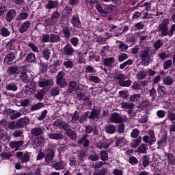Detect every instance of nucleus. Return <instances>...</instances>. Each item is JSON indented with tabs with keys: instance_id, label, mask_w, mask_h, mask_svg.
Wrapping results in <instances>:
<instances>
[{
	"instance_id": "nucleus-3",
	"label": "nucleus",
	"mask_w": 175,
	"mask_h": 175,
	"mask_svg": "<svg viewBox=\"0 0 175 175\" xmlns=\"http://www.w3.org/2000/svg\"><path fill=\"white\" fill-rule=\"evenodd\" d=\"M139 57L142 58L143 66H148L151 62V55L148 50H142L139 53Z\"/></svg>"
},
{
	"instance_id": "nucleus-48",
	"label": "nucleus",
	"mask_w": 175,
	"mask_h": 175,
	"mask_svg": "<svg viewBox=\"0 0 175 175\" xmlns=\"http://www.w3.org/2000/svg\"><path fill=\"white\" fill-rule=\"evenodd\" d=\"M85 70L86 73H96V70L92 66H85Z\"/></svg>"
},
{
	"instance_id": "nucleus-22",
	"label": "nucleus",
	"mask_w": 175,
	"mask_h": 175,
	"mask_svg": "<svg viewBox=\"0 0 175 175\" xmlns=\"http://www.w3.org/2000/svg\"><path fill=\"white\" fill-rule=\"evenodd\" d=\"M120 106L122 109L132 110V109H133V107H135V105L132 103L122 102V103H120Z\"/></svg>"
},
{
	"instance_id": "nucleus-41",
	"label": "nucleus",
	"mask_w": 175,
	"mask_h": 175,
	"mask_svg": "<svg viewBox=\"0 0 175 175\" xmlns=\"http://www.w3.org/2000/svg\"><path fill=\"white\" fill-rule=\"evenodd\" d=\"M77 87V83H76L75 81H70L69 83V85H68V92L72 93L73 92V91H75V90H76V88Z\"/></svg>"
},
{
	"instance_id": "nucleus-64",
	"label": "nucleus",
	"mask_w": 175,
	"mask_h": 175,
	"mask_svg": "<svg viewBox=\"0 0 175 175\" xmlns=\"http://www.w3.org/2000/svg\"><path fill=\"white\" fill-rule=\"evenodd\" d=\"M0 140L1 142H9V135H7L5 133H1V134H0Z\"/></svg>"
},
{
	"instance_id": "nucleus-49",
	"label": "nucleus",
	"mask_w": 175,
	"mask_h": 175,
	"mask_svg": "<svg viewBox=\"0 0 175 175\" xmlns=\"http://www.w3.org/2000/svg\"><path fill=\"white\" fill-rule=\"evenodd\" d=\"M126 59H128V54L120 53L118 57V62H124Z\"/></svg>"
},
{
	"instance_id": "nucleus-60",
	"label": "nucleus",
	"mask_w": 175,
	"mask_h": 175,
	"mask_svg": "<svg viewBox=\"0 0 175 175\" xmlns=\"http://www.w3.org/2000/svg\"><path fill=\"white\" fill-rule=\"evenodd\" d=\"M44 142H46V139H44V137H42V135L35 139V143L36 144H38V146L42 144V143H44Z\"/></svg>"
},
{
	"instance_id": "nucleus-4",
	"label": "nucleus",
	"mask_w": 175,
	"mask_h": 175,
	"mask_svg": "<svg viewBox=\"0 0 175 175\" xmlns=\"http://www.w3.org/2000/svg\"><path fill=\"white\" fill-rule=\"evenodd\" d=\"M16 157L19 158L21 163H28L31 160V153L28 152H25V153H23V152H17Z\"/></svg>"
},
{
	"instance_id": "nucleus-6",
	"label": "nucleus",
	"mask_w": 175,
	"mask_h": 175,
	"mask_svg": "<svg viewBox=\"0 0 175 175\" xmlns=\"http://www.w3.org/2000/svg\"><path fill=\"white\" fill-rule=\"evenodd\" d=\"M44 152L46 154L45 161L47 162V163H51V162H53V159H54V150L47 148L45 149Z\"/></svg>"
},
{
	"instance_id": "nucleus-57",
	"label": "nucleus",
	"mask_w": 175,
	"mask_h": 175,
	"mask_svg": "<svg viewBox=\"0 0 175 175\" xmlns=\"http://www.w3.org/2000/svg\"><path fill=\"white\" fill-rule=\"evenodd\" d=\"M102 166H103V161H97L92 164L93 169H100Z\"/></svg>"
},
{
	"instance_id": "nucleus-25",
	"label": "nucleus",
	"mask_w": 175,
	"mask_h": 175,
	"mask_svg": "<svg viewBox=\"0 0 175 175\" xmlns=\"http://www.w3.org/2000/svg\"><path fill=\"white\" fill-rule=\"evenodd\" d=\"M58 42H61V37H59V35L51 34L50 36L51 43H57Z\"/></svg>"
},
{
	"instance_id": "nucleus-13",
	"label": "nucleus",
	"mask_w": 175,
	"mask_h": 175,
	"mask_svg": "<svg viewBox=\"0 0 175 175\" xmlns=\"http://www.w3.org/2000/svg\"><path fill=\"white\" fill-rule=\"evenodd\" d=\"M16 122L20 129V128H24V126H27L29 124V119L27 118H21Z\"/></svg>"
},
{
	"instance_id": "nucleus-40",
	"label": "nucleus",
	"mask_w": 175,
	"mask_h": 175,
	"mask_svg": "<svg viewBox=\"0 0 175 175\" xmlns=\"http://www.w3.org/2000/svg\"><path fill=\"white\" fill-rule=\"evenodd\" d=\"M150 165V156L145 155L142 158V165L144 167H147Z\"/></svg>"
},
{
	"instance_id": "nucleus-50",
	"label": "nucleus",
	"mask_w": 175,
	"mask_h": 175,
	"mask_svg": "<svg viewBox=\"0 0 175 175\" xmlns=\"http://www.w3.org/2000/svg\"><path fill=\"white\" fill-rule=\"evenodd\" d=\"M132 64H133V60L130 59L126 61L125 62H124L123 64H121L120 65L119 68H120V69H124V68H126V66L132 65Z\"/></svg>"
},
{
	"instance_id": "nucleus-15",
	"label": "nucleus",
	"mask_w": 175,
	"mask_h": 175,
	"mask_svg": "<svg viewBox=\"0 0 175 175\" xmlns=\"http://www.w3.org/2000/svg\"><path fill=\"white\" fill-rule=\"evenodd\" d=\"M24 144V141L21 140V141H13L10 143V147L11 148H14V150H18L21 146Z\"/></svg>"
},
{
	"instance_id": "nucleus-31",
	"label": "nucleus",
	"mask_w": 175,
	"mask_h": 175,
	"mask_svg": "<svg viewBox=\"0 0 175 175\" xmlns=\"http://www.w3.org/2000/svg\"><path fill=\"white\" fill-rule=\"evenodd\" d=\"M51 55V52L49 49H44L42 51V57L46 59V61H49L50 59V56Z\"/></svg>"
},
{
	"instance_id": "nucleus-36",
	"label": "nucleus",
	"mask_w": 175,
	"mask_h": 175,
	"mask_svg": "<svg viewBox=\"0 0 175 175\" xmlns=\"http://www.w3.org/2000/svg\"><path fill=\"white\" fill-rule=\"evenodd\" d=\"M29 16V14L27 12H21L19 14V15L17 16L16 20H18L19 21H23V20H27Z\"/></svg>"
},
{
	"instance_id": "nucleus-23",
	"label": "nucleus",
	"mask_w": 175,
	"mask_h": 175,
	"mask_svg": "<svg viewBox=\"0 0 175 175\" xmlns=\"http://www.w3.org/2000/svg\"><path fill=\"white\" fill-rule=\"evenodd\" d=\"M148 147V146L146 144H142L138 147L135 152H138L139 154H146V152H147Z\"/></svg>"
},
{
	"instance_id": "nucleus-28",
	"label": "nucleus",
	"mask_w": 175,
	"mask_h": 175,
	"mask_svg": "<svg viewBox=\"0 0 175 175\" xmlns=\"http://www.w3.org/2000/svg\"><path fill=\"white\" fill-rule=\"evenodd\" d=\"M149 135H150V142L149 146H152L155 142H157V139L155 138V134L154 133V131L149 130Z\"/></svg>"
},
{
	"instance_id": "nucleus-24",
	"label": "nucleus",
	"mask_w": 175,
	"mask_h": 175,
	"mask_svg": "<svg viewBox=\"0 0 175 175\" xmlns=\"http://www.w3.org/2000/svg\"><path fill=\"white\" fill-rule=\"evenodd\" d=\"M114 62L115 59L113 57L104 59V64L105 65V66H113V64H114Z\"/></svg>"
},
{
	"instance_id": "nucleus-37",
	"label": "nucleus",
	"mask_w": 175,
	"mask_h": 175,
	"mask_svg": "<svg viewBox=\"0 0 175 175\" xmlns=\"http://www.w3.org/2000/svg\"><path fill=\"white\" fill-rule=\"evenodd\" d=\"M163 84H165V85H172V84L174 83V81L170 77H165L163 79Z\"/></svg>"
},
{
	"instance_id": "nucleus-63",
	"label": "nucleus",
	"mask_w": 175,
	"mask_h": 175,
	"mask_svg": "<svg viewBox=\"0 0 175 175\" xmlns=\"http://www.w3.org/2000/svg\"><path fill=\"white\" fill-rule=\"evenodd\" d=\"M21 79L24 83H29V77L27 75V72H22L21 73Z\"/></svg>"
},
{
	"instance_id": "nucleus-19",
	"label": "nucleus",
	"mask_w": 175,
	"mask_h": 175,
	"mask_svg": "<svg viewBox=\"0 0 175 175\" xmlns=\"http://www.w3.org/2000/svg\"><path fill=\"white\" fill-rule=\"evenodd\" d=\"M100 115V111L99 110L96 109H92L90 115H89L88 117L90 118V120H96L99 118V116Z\"/></svg>"
},
{
	"instance_id": "nucleus-9",
	"label": "nucleus",
	"mask_w": 175,
	"mask_h": 175,
	"mask_svg": "<svg viewBox=\"0 0 175 175\" xmlns=\"http://www.w3.org/2000/svg\"><path fill=\"white\" fill-rule=\"evenodd\" d=\"M16 10L11 9L7 12L5 20L7 21V23H10L12 20H13V18L16 17Z\"/></svg>"
},
{
	"instance_id": "nucleus-35",
	"label": "nucleus",
	"mask_w": 175,
	"mask_h": 175,
	"mask_svg": "<svg viewBox=\"0 0 175 175\" xmlns=\"http://www.w3.org/2000/svg\"><path fill=\"white\" fill-rule=\"evenodd\" d=\"M8 129H10V130L19 129L17 122H16V121H12L8 122Z\"/></svg>"
},
{
	"instance_id": "nucleus-44",
	"label": "nucleus",
	"mask_w": 175,
	"mask_h": 175,
	"mask_svg": "<svg viewBox=\"0 0 175 175\" xmlns=\"http://www.w3.org/2000/svg\"><path fill=\"white\" fill-rule=\"evenodd\" d=\"M63 123H64V120L62 119H61V118L56 119L53 122V126H55V128L61 129V127L62 126Z\"/></svg>"
},
{
	"instance_id": "nucleus-59",
	"label": "nucleus",
	"mask_w": 175,
	"mask_h": 175,
	"mask_svg": "<svg viewBox=\"0 0 175 175\" xmlns=\"http://www.w3.org/2000/svg\"><path fill=\"white\" fill-rule=\"evenodd\" d=\"M163 45V42L161 40H158L154 43V48L155 50H159Z\"/></svg>"
},
{
	"instance_id": "nucleus-38",
	"label": "nucleus",
	"mask_w": 175,
	"mask_h": 175,
	"mask_svg": "<svg viewBox=\"0 0 175 175\" xmlns=\"http://www.w3.org/2000/svg\"><path fill=\"white\" fill-rule=\"evenodd\" d=\"M0 35H1V36H3L4 38H6L8 36H9V35H10V31H9V29L6 27H2L0 29Z\"/></svg>"
},
{
	"instance_id": "nucleus-39",
	"label": "nucleus",
	"mask_w": 175,
	"mask_h": 175,
	"mask_svg": "<svg viewBox=\"0 0 175 175\" xmlns=\"http://www.w3.org/2000/svg\"><path fill=\"white\" fill-rule=\"evenodd\" d=\"M42 107H44V104L43 103H38L37 104L32 105L31 107V110L32 111H35L36 110L42 109Z\"/></svg>"
},
{
	"instance_id": "nucleus-21",
	"label": "nucleus",
	"mask_w": 175,
	"mask_h": 175,
	"mask_svg": "<svg viewBox=\"0 0 175 175\" xmlns=\"http://www.w3.org/2000/svg\"><path fill=\"white\" fill-rule=\"evenodd\" d=\"M142 143V137H139L135 139H132L130 146L132 148H136L139 147V145Z\"/></svg>"
},
{
	"instance_id": "nucleus-45",
	"label": "nucleus",
	"mask_w": 175,
	"mask_h": 175,
	"mask_svg": "<svg viewBox=\"0 0 175 175\" xmlns=\"http://www.w3.org/2000/svg\"><path fill=\"white\" fill-rule=\"evenodd\" d=\"M167 118L169 121H172V122H174L175 121V113H173L170 111H167Z\"/></svg>"
},
{
	"instance_id": "nucleus-54",
	"label": "nucleus",
	"mask_w": 175,
	"mask_h": 175,
	"mask_svg": "<svg viewBox=\"0 0 175 175\" xmlns=\"http://www.w3.org/2000/svg\"><path fill=\"white\" fill-rule=\"evenodd\" d=\"M88 116H90V111H86L85 113H84L81 116V118H79V122H80V124H83V122H84V121L87 120Z\"/></svg>"
},
{
	"instance_id": "nucleus-33",
	"label": "nucleus",
	"mask_w": 175,
	"mask_h": 175,
	"mask_svg": "<svg viewBox=\"0 0 175 175\" xmlns=\"http://www.w3.org/2000/svg\"><path fill=\"white\" fill-rule=\"evenodd\" d=\"M88 159H89V161H92V162H96L97 161H99V156L96 152H92L89 154Z\"/></svg>"
},
{
	"instance_id": "nucleus-11",
	"label": "nucleus",
	"mask_w": 175,
	"mask_h": 175,
	"mask_svg": "<svg viewBox=\"0 0 175 175\" xmlns=\"http://www.w3.org/2000/svg\"><path fill=\"white\" fill-rule=\"evenodd\" d=\"M54 84V81L53 79H40L38 81V85L40 87H49L50 85H53Z\"/></svg>"
},
{
	"instance_id": "nucleus-34",
	"label": "nucleus",
	"mask_w": 175,
	"mask_h": 175,
	"mask_svg": "<svg viewBox=\"0 0 175 175\" xmlns=\"http://www.w3.org/2000/svg\"><path fill=\"white\" fill-rule=\"evenodd\" d=\"M142 98V94H135L130 96L131 102H140V98Z\"/></svg>"
},
{
	"instance_id": "nucleus-58",
	"label": "nucleus",
	"mask_w": 175,
	"mask_h": 175,
	"mask_svg": "<svg viewBox=\"0 0 175 175\" xmlns=\"http://www.w3.org/2000/svg\"><path fill=\"white\" fill-rule=\"evenodd\" d=\"M70 42L71 44L74 46V47H77L79 46V40L77 37L70 38Z\"/></svg>"
},
{
	"instance_id": "nucleus-14",
	"label": "nucleus",
	"mask_w": 175,
	"mask_h": 175,
	"mask_svg": "<svg viewBox=\"0 0 175 175\" xmlns=\"http://www.w3.org/2000/svg\"><path fill=\"white\" fill-rule=\"evenodd\" d=\"M71 23L75 28H80L81 23H80V18H79V15L73 16L71 18Z\"/></svg>"
},
{
	"instance_id": "nucleus-55",
	"label": "nucleus",
	"mask_w": 175,
	"mask_h": 175,
	"mask_svg": "<svg viewBox=\"0 0 175 175\" xmlns=\"http://www.w3.org/2000/svg\"><path fill=\"white\" fill-rule=\"evenodd\" d=\"M36 59L35 54L33 53H31L29 55H27L26 57V61L27 62H34Z\"/></svg>"
},
{
	"instance_id": "nucleus-46",
	"label": "nucleus",
	"mask_w": 175,
	"mask_h": 175,
	"mask_svg": "<svg viewBox=\"0 0 175 175\" xmlns=\"http://www.w3.org/2000/svg\"><path fill=\"white\" fill-rule=\"evenodd\" d=\"M96 147L97 148L102 150V148H109V147H110V144L107 142L98 143L96 144Z\"/></svg>"
},
{
	"instance_id": "nucleus-17",
	"label": "nucleus",
	"mask_w": 175,
	"mask_h": 175,
	"mask_svg": "<svg viewBox=\"0 0 175 175\" xmlns=\"http://www.w3.org/2000/svg\"><path fill=\"white\" fill-rule=\"evenodd\" d=\"M53 167H54L55 170H62V169H65V167H66V162L59 161V162L55 163L53 165Z\"/></svg>"
},
{
	"instance_id": "nucleus-27",
	"label": "nucleus",
	"mask_w": 175,
	"mask_h": 175,
	"mask_svg": "<svg viewBox=\"0 0 175 175\" xmlns=\"http://www.w3.org/2000/svg\"><path fill=\"white\" fill-rule=\"evenodd\" d=\"M58 5H59L58 1H49L46 8L48 9H55V8L58 7Z\"/></svg>"
},
{
	"instance_id": "nucleus-16",
	"label": "nucleus",
	"mask_w": 175,
	"mask_h": 175,
	"mask_svg": "<svg viewBox=\"0 0 175 175\" xmlns=\"http://www.w3.org/2000/svg\"><path fill=\"white\" fill-rule=\"evenodd\" d=\"M105 129L106 133H108L109 135H113V133H116V131H117V129L114 124L106 125Z\"/></svg>"
},
{
	"instance_id": "nucleus-5",
	"label": "nucleus",
	"mask_w": 175,
	"mask_h": 175,
	"mask_svg": "<svg viewBox=\"0 0 175 175\" xmlns=\"http://www.w3.org/2000/svg\"><path fill=\"white\" fill-rule=\"evenodd\" d=\"M96 8L98 12L103 16H107V14H111L113 12V5H108L107 8L103 9L102 6L99 4L96 5Z\"/></svg>"
},
{
	"instance_id": "nucleus-32",
	"label": "nucleus",
	"mask_w": 175,
	"mask_h": 175,
	"mask_svg": "<svg viewBox=\"0 0 175 175\" xmlns=\"http://www.w3.org/2000/svg\"><path fill=\"white\" fill-rule=\"evenodd\" d=\"M88 81H91L92 83H94L95 84H98L100 83V78L96 77L95 75H90L88 78Z\"/></svg>"
},
{
	"instance_id": "nucleus-43",
	"label": "nucleus",
	"mask_w": 175,
	"mask_h": 175,
	"mask_svg": "<svg viewBox=\"0 0 175 175\" xmlns=\"http://www.w3.org/2000/svg\"><path fill=\"white\" fill-rule=\"evenodd\" d=\"M62 32L64 35V38L69 39L70 38V29L68 27H65L62 29Z\"/></svg>"
},
{
	"instance_id": "nucleus-26",
	"label": "nucleus",
	"mask_w": 175,
	"mask_h": 175,
	"mask_svg": "<svg viewBox=\"0 0 175 175\" xmlns=\"http://www.w3.org/2000/svg\"><path fill=\"white\" fill-rule=\"evenodd\" d=\"M9 75H18L20 73V68L18 67H10L8 69Z\"/></svg>"
},
{
	"instance_id": "nucleus-2",
	"label": "nucleus",
	"mask_w": 175,
	"mask_h": 175,
	"mask_svg": "<svg viewBox=\"0 0 175 175\" xmlns=\"http://www.w3.org/2000/svg\"><path fill=\"white\" fill-rule=\"evenodd\" d=\"M169 18L163 19L159 25L157 31L159 36H169Z\"/></svg>"
},
{
	"instance_id": "nucleus-56",
	"label": "nucleus",
	"mask_w": 175,
	"mask_h": 175,
	"mask_svg": "<svg viewBox=\"0 0 175 175\" xmlns=\"http://www.w3.org/2000/svg\"><path fill=\"white\" fill-rule=\"evenodd\" d=\"M139 135H140V131L137 129H134L131 133V137H133V139H136Z\"/></svg>"
},
{
	"instance_id": "nucleus-20",
	"label": "nucleus",
	"mask_w": 175,
	"mask_h": 175,
	"mask_svg": "<svg viewBox=\"0 0 175 175\" xmlns=\"http://www.w3.org/2000/svg\"><path fill=\"white\" fill-rule=\"evenodd\" d=\"M49 139H54V140H61L64 138V135L59 133H48Z\"/></svg>"
},
{
	"instance_id": "nucleus-62",
	"label": "nucleus",
	"mask_w": 175,
	"mask_h": 175,
	"mask_svg": "<svg viewBox=\"0 0 175 175\" xmlns=\"http://www.w3.org/2000/svg\"><path fill=\"white\" fill-rule=\"evenodd\" d=\"M131 84H132V81L131 80H127V81H120V85L121 87H130Z\"/></svg>"
},
{
	"instance_id": "nucleus-8",
	"label": "nucleus",
	"mask_w": 175,
	"mask_h": 175,
	"mask_svg": "<svg viewBox=\"0 0 175 175\" xmlns=\"http://www.w3.org/2000/svg\"><path fill=\"white\" fill-rule=\"evenodd\" d=\"M6 49L8 50H16L18 48V41L15 39H12L5 46Z\"/></svg>"
},
{
	"instance_id": "nucleus-18",
	"label": "nucleus",
	"mask_w": 175,
	"mask_h": 175,
	"mask_svg": "<svg viewBox=\"0 0 175 175\" xmlns=\"http://www.w3.org/2000/svg\"><path fill=\"white\" fill-rule=\"evenodd\" d=\"M15 58L16 54L13 53H8L4 58V62H5V64H12V62L14 61Z\"/></svg>"
},
{
	"instance_id": "nucleus-7",
	"label": "nucleus",
	"mask_w": 175,
	"mask_h": 175,
	"mask_svg": "<svg viewBox=\"0 0 175 175\" xmlns=\"http://www.w3.org/2000/svg\"><path fill=\"white\" fill-rule=\"evenodd\" d=\"M62 53L64 54V55H68V57H70V55H73V53H75V49L72 46V45L66 44L62 50Z\"/></svg>"
},
{
	"instance_id": "nucleus-10",
	"label": "nucleus",
	"mask_w": 175,
	"mask_h": 175,
	"mask_svg": "<svg viewBox=\"0 0 175 175\" xmlns=\"http://www.w3.org/2000/svg\"><path fill=\"white\" fill-rule=\"evenodd\" d=\"M29 27H31V21H26L19 27L20 33H24V32H27L28 29H29Z\"/></svg>"
},
{
	"instance_id": "nucleus-53",
	"label": "nucleus",
	"mask_w": 175,
	"mask_h": 175,
	"mask_svg": "<svg viewBox=\"0 0 175 175\" xmlns=\"http://www.w3.org/2000/svg\"><path fill=\"white\" fill-rule=\"evenodd\" d=\"M172 65H173V62L172 59H168L167 61H165L163 63V68L166 70L172 67Z\"/></svg>"
},
{
	"instance_id": "nucleus-30",
	"label": "nucleus",
	"mask_w": 175,
	"mask_h": 175,
	"mask_svg": "<svg viewBox=\"0 0 175 175\" xmlns=\"http://www.w3.org/2000/svg\"><path fill=\"white\" fill-rule=\"evenodd\" d=\"M64 66L66 69H72L75 65L73 64V61L69 59H65Z\"/></svg>"
},
{
	"instance_id": "nucleus-47",
	"label": "nucleus",
	"mask_w": 175,
	"mask_h": 175,
	"mask_svg": "<svg viewBox=\"0 0 175 175\" xmlns=\"http://www.w3.org/2000/svg\"><path fill=\"white\" fill-rule=\"evenodd\" d=\"M80 99L87 101L86 103H84L85 106H90V105H91V100H90V98L85 96L84 94L81 93Z\"/></svg>"
},
{
	"instance_id": "nucleus-52",
	"label": "nucleus",
	"mask_w": 175,
	"mask_h": 175,
	"mask_svg": "<svg viewBox=\"0 0 175 175\" xmlns=\"http://www.w3.org/2000/svg\"><path fill=\"white\" fill-rule=\"evenodd\" d=\"M1 157L3 158V159H10V158L12 157V154L10 152H3L1 154Z\"/></svg>"
},
{
	"instance_id": "nucleus-12",
	"label": "nucleus",
	"mask_w": 175,
	"mask_h": 175,
	"mask_svg": "<svg viewBox=\"0 0 175 175\" xmlns=\"http://www.w3.org/2000/svg\"><path fill=\"white\" fill-rule=\"evenodd\" d=\"M43 133H44L43 129L40 127H35L31 129V134L33 136H36V137L39 136H42Z\"/></svg>"
},
{
	"instance_id": "nucleus-51",
	"label": "nucleus",
	"mask_w": 175,
	"mask_h": 175,
	"mask_svg": "<svg viewBox=\"0 0 175 175\" xmlns=\"http://www.w3.org/2000/svg\"><path fill=\"white\" fill-rule=\"evenodd\" d=\"M6 90L8 91H17L18 90V87L13 83H10L6 85Z\"/></svg>"
},
{
	"instance_id": "nucleus-42",
	"label": "nucleus",
	"mask_w": 175,
	"mask_h": 175,
	"mask_svg": "<svg viewBox=\"0 0 175 175\" xmlns=\"http://www.w3.org/2000/svg\"><path fill=\"white\" fill-rule=\"evenodd\" d=\"M66 135L68 136V137L72 140H75V139L77 137V135L76 134V133H75V131H72L71 129L68 130L66 132Z\"/></svg>"
},
{
	"instance_id": "nucleus-1",
	"label": "nucleus",
	"mask_w": 175,
	"mask_h": 175,
	"mask_svg": "<svg viewBox=\"0 0 175 175\" xmlns=\"http://www.w3.org/2000/svg\"><path fill=\"white\" fill-rule=\"evenodd\" d=\"M129 121V119L126 116H122L117 113L113 112L110 114V116L109 117V122H111V124H122V122H128Z\"/></svg>"
},
{
	"instance_id": "nucleus-61",
	"label": "nucleus",
	"mask_w": 175,
	"mask_h": 175,
	"mask_svg": "<svg viewBox=\"0 0 175 175\" xmlns=\"http://www.w3.org/2000/svg\"><path fill=\"white\" fill-rule=\"evenodd\" d=\"M79 113L77 111H75L72 116V120L71 122L72 124H76V122H77V121H79Z\"/></svg>"
},
{
	"instance_id": "nucleus-29",
	"label": "nucleus",
	"mask_w": 175,
	"mask_h": 175,
	"mask_svg": "<svg viewBox=\"0 0 175 175\" xmlns=\"http://www.w3.org/2000/svg\"><path fill=\"white\" fill-rule=\"evenodd\" d=\"M110 55V51L109 46H103L101 49L100 56L101 57H109Z\"/></svg>"
}]
</instances>
